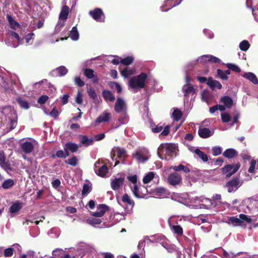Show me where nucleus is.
Masks as SVG:
<instances>
[{"label": "nucleus", "mask_w": 258, "mask_h": 258, "mask_svg": "<svg viewBox=\"0 0 258 258\" xmlns=\"http://www.w3.org/2000/svg\"><path fill=\"white\" fill-rule=\"evenodd\" d=\"M0 166L5 170H11V166L8 161L6 160L4 151H0Z\"/></svg>", "instance_id": "nucleus-23"}, {"label": "nucleus", "mask_w": 258, "mask_h": 258, "mask_svg": "<svg viewBox=\"0 0 258 258\" xmlns=\"http://www.w3.org/2000/svg\"><path fill=\"white\" fill-rule=\"evenodd\" d=\"M113 152L114 154L117 155L119 158H123L126 156V151L124 149L120 148L119 147H115Z\"/></svg>", "instance_id": "nucleus-36"}, {"label": "nucleus", "mask_w": 258, "mask_h": 258, "mask_svg": "<svg viewBox=\"0 0 258 258\" xmlns=\"http://www.w3.org/2000/svg\"><path fill=\"white\" fill-rule=\"evenodd\" d=\"M181 181V175L176 172L171 173L167 178L168 183L173 186L179 184Z\"/></svg>", "instance_id": "nucleus-13"}, {"label": "nucleus", "mask_w": 258, "mask_h": 258, "mask_svg": "<svg viewBox=\"0 0 258 258\" xmlns=\"http://www.w3.org/2000/svg\"><path fill=\"white\" fill-rule=\"evenodd\" d=\"M221 119L223 122H228L230 120L231 117L229 113H222L221 114Z\"/></svg>", "instance_id": "nucleus-59"}, {"label": "nucleus", "mask_w": 258, "mask_h": 258, "mask_svg": "<svg viewBox=\"0 0 258 258\" xmlns=\"http://www.w3.org/2000/svg\"><path fill=\"white\" fill-rule=\"evenodd\" d=\"M21 148L23 151L26 154L31 153L34 149L33 145L30 142H25L22 143Z\"/></svg>", "instance_id": "nucleus-25"}, {"label": "nucleus", "mask_w": 258, "mask_h": 258, "mask_svg": "<svg viewBox=\"0 0 258 258\" xmlns=\"http://www.w3.org/2000/svg\"><path fill=\"white\" fill-rule=\"evenodd\" d=\"M15 184L13 179H8L5 180L2 184V187L4 189H8L13 186Z\"/></svg>", "instance_id": "nucleus-44"}, {"label": "nucleus", "mask_w": 258, "mask_h": 258, "mask_svg": "<svg viewBox=\"0 0 258 258\" xmlns=\"http://www.w3.org/2000/svg\"><path fill=\"white\" fill-rule=\"evenodd\" d=\"M22 207V204L19 202L14 203L10 208V212L15 214L19 212Z\"/></svg>", "instance_id": "nucleus-35"}, {"label": "nucleus", "mask_w": 258, "mask_h": 258, "mask_svg": "<svg viewBox=\"0 0 258 258\" xmlns=\"http://www.w3.org/2000/svg\"><path fill=\"white\" fill-rule=\"evenodd\" d=\"M237 152L234 149L230 148L226 150L223 155L228 159H231L235 157L237 155Z\"/></svg>", "instance_id": "nucleus-31"}, {"label": "nucleus", "mask_w": 258, "mask_h": 258, "mask_svg": "<svg viewBox=\"0 0 258 258\" xmlns=\"http://www.w3.org/2000/svg\"><path fill=\"white\" fill-rule=\"evenodd\" d=\"M56 156L59 158H66L69 156V153L64 150H59L56 153Z\"/></svg>", "instance_id": "nucleus-58"}, {"label": "nucleus", "mask_w": 258, "mask_h": 258, "mask_svg": "<svg viewBox=\"0 0 258 258\" xmlns=\"http://www.w3.org/2000/svg\"><path fill=\"white\" fill-rule=\"evenodd\" d=\"M239 47L241 50L246 51L250 47V44L248 41L243 40L240 43Z\"/></svg>", "instance_id": "nucleus-48"}, {"label": "nucleus", "mask_w": 258, "mask_h": 258, "mask_svg": "<svg viewBox=\"0 0 258 258\" xmlns=\"http://www.w3.org/2000/svg\"><path fill=\"white\" fill-rule=\"evenodd\" d=\"M9 39L6 41V43L8 46L16 48L21 43L20 38L18 33L10 31L8 33Z\"/></svg>", "instance_id": "nucleus-6"}, {"label": "nucleus", "mask_w": 258, "mask_h": 258, "mask_svg": "<svg viewBox=\"0 0 258 258\" xmlns=\"http://www.w3.org/2000/svg\"><path fill=\"white\" fill-rule=\"evenodd\" d=\"M227 67L228 69L236 73H239L241 71V70L238 66L233 63H228L227 64Z\"/></svg>", "instance_id": "nucleus-54"}, {"label": "nucleus", "mask_w": 258, "mask_h": 258, "mask_svg": "<svg viewBox=\"0 0 258 258\" xmlns=\"http://www.w3.org/2000/svg\"><path fill=\"white\" fill-rule=\"evenodd\" d=\"M102 95L105 101L107 102H113L115 100V97L110 91L103 90L102 92Z\"/></svg>", "instance_id": "nucleus-34"}, {"label": "nucleus", "mask_w": 258, "mask_h": 258, "mask_svg": "<svg viewBox=\"0 0 258 258\" xmlns=\"http://www.w3.org/2000/svg\"><path fill=\"white\" fill-rule=\"evenodd\" d=\"M240 164L227 165L222 168V172L226 174V177H230L234 174L239 168Z\"/></svg>", "instance_id": "nucleus-10"}, {"label": "nucleus", "mask_w": 258, "mask_h": 258, "mask_svg": "<svg viewBox=\"0 0 258 258\" xmlns=\"http://www.w3.org/2000/svg\"><path fill=\"white\" fill-rule=\"evenodd\" d=\"M206 56H208V55H204L199 57L196 61H194L193 65H195L197 62L199 63H205L207 60V57H205Z\"/></svg>", "instance_id": "nucleus-61"}, {"label": "nucleus", "mask_w": 258, "mask_h": 258, "mask_svg": "<svg viewBox=\"0 0 258 258\" xmlns=\"http://www.w3.org/2000/svg\"><path fill=\"white\" fill-rule=\"evenodd\" d=\"M194 200L195 203H197L198 201L201 202L202 203H204L207 205H205L207 208H209L213 204V201L210 200L207 198H205L204 197H195L194 199Z\"/></svg>", "instance_id": "nucleus-30"}, {"label": "nucleus", "mask_w": 258, "mask_h": 258, "mask_svg": "<svg viewBox=\"0 0 258 258\" xmlns=\"http://www.w3.org/2000/svg\"><path fill=\"white\" fill-rule=\"evenodd\" d=\"M124 181V176L117 175L114 179L111 180V187L113 190H118L122 186Z\"/></svg>", "instance_id": "nucleus-11"}, {"label": "nucleus", "mask_w": 258, "mask_h": 258, "mask_svg": "<svg viewBox=\"0 0 258 258\" xmlns=\"http://www.w3.org/2000/svg\"><path fill=\"white\" fill-rule=\"evenodd\" d=\"M2 112L4 114L8 115L10 130H14L18 123V116L16 112L10 106L3 107Z\"/></svg>", "instance_id": "nucleus-3"}, {"label": "nucleus", "mask_w": 258, "mask_h": 258, "mask_svg": "<svg viewBox=\"0 0 258 258\" xmlns=\"http://www.w3.org/2000/svg\"><path fill=\"white\" fill-rule=\"evenodd\" d=\"M17 101L22 108L24 109H28L29 108V103L22 98L20 97L18 98Z\"/></svg>", "instance_id": "nucleus-40"}, {"label": "nucleus", "mask_w": 258, "mask_h": 258, "mask_svg": "<svg viewBox=\"0 0 258 258\" xmlns=\"http://www.w3.org/2000/svg\"><path fill=\"white\" fill-rule=\"evenodd\" d=\"M53 72L59 76H63L67 74L68 69L64 66H61L57 68Z\"/></svg>", "instance_id": "nucleus-43"}, {"label": "nucleus", "mask_w": 258, "mask_h": 258, "mask_svg": "<svg viewBox=\"0 0 258 258\" xmlns=\"http://www.w3.org/2000/svg\"><path fill=\"white\" fill-rule=\"evenodd\" d=\"M83 94L81 91H78L75 97V102L78 104H81L83 102Z\"/></svg>", "instance_id": "nucleus-53"}, {"label": "nucleus", "mask_w": 258, "mask_h": 258, "mask_svg": "<svg viewBox=\"0 0 258 258\" xmlns=\"http://www.w3.org/2000/svg\"><path fill=\"white\" fill-rule=\"evenodd\" d=\"M170 168L176 171L182 170L185 173H188L189 171L188 168L181 164H180L178 166H172Z\"/></svg>", "instance_id": "nucleus-45"}, {"label": "nucleus", "mask_w": 258, "mask_h": 258, "mask_svg": "<svg viewBox=\"0 0 258 258\" xmlns=\"http://www.w3.org/2000/svg\"><path fill=\"white\" fill-rule=\"evenodd\" d=\"M14 249L12 247H9L5 249L4 251V256L6 257H11L13 255Z\"/></svg>", "instance_id": "nucleus-57"}, {"label": "nucleus", "mask_w": 258, "mask_h": 258, "mask_svg": "<svg viewBox=\"0 0 258 258\" xmlns=\"http://www.w3.org/2000/svg\"><path fill=\"white\" fill-rule=\"evenodd\" d=\"M185 81L186 84L182 87L184 96H186L190 94L193 95L195 90L194 87L189 84L190 78L187 75L185 77Z\"/></svg>", "instance_id": "nucleus-14"}, {"label": "nucleus", "mask_w": 258, "mask_h": 258, "mask_svg": "<svg viewBox=\"0 0 258 258\" xmlns=\"http://www.w3.org/2000/svg\"><path fill=\"white\" fill-rule=\"evenodd\" d=\"M133 157L139 163H144L149 160L150 155L148 150L145 148L139 149L133 154Z\"/></svg>", "instance_id": "nucleus-5"}, {"label": "nucleus", "mask_w": 258, "mask_h": 258, "mask_svg": "<svg viewBox=\"0 0 258 258\" xmlns=\"http://www.w3.org/2000/svg\"><path fill=\"white\" fill-rule=\"evenodd\" d=\"M110 116L111 114L108 111H105L96 118L93 125L96 126L97 124L107 122L109 120Z\"/></svg>", "instance_id": "nucleus-18"}, {"label": "nucleus", "mask_w": 258, "mask_h": 258, "mask_svg": "<svg viewBox=\"0 0 258 258\" xmlns=\"http://www.w3.org/2000/svg\"><path fill=\"white\" fill-rule=\"evenodd\" d=\"M206 57H207V61H211L215 63H219L221 61L219 58L211 55H208V56H206Z\"/></svg>", "instance_id": "nucleus-60"}, {"label": "nucleus", "mask_w": 258, "mask_h": 258, "mask_svg": "<svg viewBox=\"0 0 258 258\" xmlns=\"http://www.w3.org/2000/svg\"><path fill=\"white\" fill-rule=\"evenodd\" d=\"M240 186V182L237 178L232 179L227 182L226 185L229 192L235 191Z\"/></svg>", "instance_id": "nucleus-15"}, {"label": "nucleus", "mask_w": 258, "mask_h": 258, "mask_svg": "<svg viewBox=\"0 0 258 258\" xmlns=\"http://www.w3.org/2000/svg\"><path fill=\"white\" fill-rule=\"evenodd\" d=\"M189 150L197 155L204 162H207L208 160L207 155L201 151L199 148L191 147L189 148Z\"/></svg>", "instance_id": "nucleus-19"}, {"label": "nucleus", "mask_w": 258, "mask_h": 258, "mask_svg": "<svg viewBox=\"0 0 258 258\" xmlns=\"http://www.w3.org/2000/svg\"><path fill=\"white\" fill-rule=\"evenodd\" d=\"M108 210V207L104 204H99L97 207V211L95 212H91L92 216L95 217H101L103 216Z\"/></svg>", "instance_id": "nucleus-17"}, {"label": "nucleus", "mask_w": 258, "mask_h": 258, "mask_svg": "<svg viewBox=\"0 0 258 258\" xmlns=\"http://www.w3.org/2000/svg\"><path fill=\"white\" fill-rule=\"evenodd\" d=\"M7 18L10 27L14 30L18 29L20 25L15 19L10 15H7Z\"/></svg>", "instance_id": "nucleus-26"}, {"label": "nucleus", "mask_w": 258, "mask_h": 258, "mask_svg": "<svg viewBox=\"0 0 258 258\" xmlns=\"http://www.w3.org/2000/svg\"><path fill=\"white\" fill-rule=\"evenodd\" d=\"M256 162L254 160H252L250 163V167L248 170V172L253 173L254 171Z\"/></svg>", "instance_id": "nucleus-64"}, {"label": "nucleus", "mask_w": 258, "mask_h": 258, "mask_svg": "<svg viewBox=\"0 0 258 258\" xmlns=\"http://www.w3.org/2000/svg\"><path fill=\"white\" fill-rule=\"evenodd\" d=\"M153 194L156 198H164L169 195V192L164 187H158L153 190Z\"/></svg>", "instance_id": "nucleus-16"}, {"label": "nucleus", "mask_w": 258, "mask_h": 258, "mask_svg": "<svg viewBox=\"0 0 258 258\" xmlns=\"http://www.w3.org/2000/svg\"><path fill=\"white\" fill-rule=\"evenodd\" d=\"M155 175V173L153 172H150L146 174L143 178V181L144 183H148L151 180H152Z\"/></svg>", "instance_id": "nucleus-51"}, {"label": "nucleus", "mask_w": 258, "mask_h": 258, "mask_svg": "<svg viewBox=\"0 0 258 258\" xmlns=\"http://www.w3.org/2000/svg\"><path fill=\"white\" fill-rule=\"evenodd\" d=\"M66 163L69 165L75 166L77 164L78 160L76 157L74 156L72 158H70L67 161H66Z\"/></svg>", "instance_id": "nucleus-62"}, {"label": "nucleus", "mask_w": 258, "mask_h": 258, "mask_svg": "<svg viewBox=\"0 0 258 258\" xmlns=\"http://www.w3.org/2000/svg\"><path fill=\"white\" fill-rule=\"evenodd\" d=\"M134 58L133 56H128L123 59L121 58V63L125 66H128L133 63Z\"/></svg>", "instance_id": "nucleus-50"}, {"label": "nucleus", "mask_w": 258, "mask_h": 258, "mask_svg": "<svg viewBox=\"0 0 258 258\" xmlns=\"http://www.w3.org/2000/svg\"><path fill=\"white\" fill-rule=\"evenodd\" d=\"M69 8L66 6H63L59 14V19L65 20L68 18Z\"/></svg>", "instance_id": "nucleus-39"}, {"label": "nucleus", "mask_w": 258, "mask_h": 258, "mask_svg": "<svg viewBox=\"0 0 258 258\" xmlns=\"http://www.w3.org/2000/svg\"><path fill=\"white\" fill-rule=\"evenodd\" d=\"M94 171L99 176L104 177L107 176L108 170L107 167L105 165H101V161L98 160L94 164Z\"/></svg>", "instance_id": "nucleus-7"}, {"label": "nucleus", "mask_w": 258, "mask_h": 258, "mask_svg": "<svg viewBox=\"0 0 258 258\" xmlns=\"http://www.w3.org/2000/svg\"><path fill=\"white\" fill-rule=\"evenodd\" d=\"M244 253L243 252H239L236 254L233 252L228 253L225 250L223 249V255L222 258H235L237 255H239L241 253Z\"/></svg>", "instance_id": "nucleus-47"}, {"label": "nucleus", "mask_w": 258, "mask_h": 258, "mask_svg": "<svg viewBox=\"0 0 258 258\" xmlns=\"http://www.w3.org/2000/svg\"><path fill=\"white\" fill-rule=\"evenodd\" d=\"M122 201L126 203L129 205L133 206L134 204V202L133 200H131L130 197L127 194L124 195L122 197Z\"/></svg>", "instance_id": "nucleus-52"}, {"label": "nucleus", "mask_w": 258, "mask_h": 258, "mask_svg": "<svg viewBox=\"0 0 258 258\" xmlns=\"http://www.w3.org/2000/svg\"><path fill=\"white\" fill-rule=\"evenodd\" d=\"M89 218L87 219V223L92 225H95L100 224L102 222V220L100 218Z\"/></svg>", "instance_id": "nucleus-46"}, {"label": "nucleus", "mask_w": 258, "mask_h": 258, "mask_svg": "<svg viewBox=\"0 0 258 258\" xmlns=\"http://www.w3.org/2000/svg\"><path fill=\"white\" fill-rule=\"evenodd\" d=\"M90 16L95 21L99 22H104L105 20V15L102 9L100 8H95L89 12Z\"/></svg>", "instance_id": "nucleus-9"}, {"label": "nucleus", "mask_w": 258, "mask_h": 258, "mask_svg": "<svg viewBox=\"0 0 258 258\" xmlns=\"http://www.w3.org/2000/svg\"><path fill=\"white\" fill-rule=\"evenodd\" d=\"M182 115V113L180 110L178 109H174L172 113V117L174 120L178 121L180 119Z\"/></svg>", "instance_id": "nucleus-49"}, {"label": "nucleus", "mask_w": 258, "mask_h": 258, "mask_svg": "<svg viewBox=\"0 0 258 258\" xmlns=\"http://www.w3.org/2000/svg\"><path fill=\"white\" fill-rule=\"evenodd\" d=\"M70 37L74 41L78 40L79 38V34L76 26L73 27L70 33Z\"/></svg>", "instance_id": "nucleus-41"}, {"label": "nucleus", "mask_w": 258, "mask_h": 258, "mask_svg": "<svg viewBox=\"0 0 258 258\" xmlns=\"http://www.w3.org/2000/svg\"><path fill=\"white\" fill-rule=\"evenodd\" d=\"M242 77L250 82H251L254 84H258V80L257 79L256 76L254 74L251 72H247L245 73L242 75Z\"/></svg>", "instance_id": "nucleus-27"}, {"label": "nucleus", "mask_w": 258, "mask_h": 258, "mask_svg": "<svg viewBox=\"0 0 258 258\" xmlns=\"http://www.w3.org/2000/svg\"><path fill=\"white\" fill-rule=\"evenodd\" d=\"M220 102L227 108H230L233 104L232 99L227 96L221 97Z\"/></svg>", "instance_id": "nucleus-32"}, {"label": "nucleus", "mask_w": 258, "mask_h": 258, "mask_svg": "<svg viewBox=\"0 0 258 258\" xmlns=\"http://www.w3.org/2000/svg\"><path fill=\"white\" fill-rule=\"evenodd\" d=\"M169 227L172 232L178 236H181L183 234V229L182 227L178 225H171L169 224Z\"/></svg>", "instance_id": "nucleus-29"}, {"label": "nucleus", "mask_w": 258, "mask_h": 258, "mask_svg": "<svg viewBox=\"0 0 258 258\" xmlns=\"http://www.w3.org/2000/svg\"><path fill=\"white\" fill-rule=\"evenodd\" d=\"M207 84L212 90H214L215 89H221L222 87L220 82L218 81L213 80L212 78H209L207 80Z\"/></svg>", "instance_id": "nucleus-24"}, {"label": "nucleus", "mask_w": 258, "mask_h": 258, "mask_svg": "<svg viewBox=\"0 0 258 258\" xmlns=\"http://www.w3.org/2000/svg\"><path fill=\"white\" fill-rule=\"evenodd\" d=\"M114 110L117 113L126 112V104L125 101L120 97L117 98L114 105Z\"/></svg>", "instance_id": "nucleus-12"}, {"label": "nucleus", "mask_w": 258, "mask_h": 258, "mask_svg": "<svg viewBox=\"0 0 258 258\" xmlns=\"http://www.w3.org/2000/svg\"><path fill=\"white\" fill-rule=\"evenodd\" d=\"M84 74L88 79H93V82L94 83H97L98 81L97 77H95L94 74V71L90 69H86L84 71Z\"/></svg>", "instance_id": "nucleus-33"}, {"label": "nucleus", "mask_w": 258, "mask_h": 258, "mask_svg": "<svg viewBox=\"0 0 258 258\" xmlns=\"http://www.w3.org/2000/svg\"><path fill=\"white\" fill-rule=\"evenodd\" d=\"M212 153L214 156H218L221 154L222 148L219 146L214 147L212 149Z\"/></svg>", "instance_id": "nucleus-55"}, {"label": "nucleus", "mask_w": 258, "mask_h": 258, "mask_svg": "<svg viewBox=\"0 0 258 258\" xmlns=\"http://www.w3.org/2000/svg\"><path fill=\"white\" fill-rule=\"evenodd\" d=\"M92 190V184L90 182L85 183L83 186L82 194L83 197L86 196Z\"/></svg>", "instance_id": "nucleus-38"}, {"label": "nucleus", "mask_w": 258, "mask_h": 258, "mask_svg": "<svg viewBox=\"0 0 258 258\" xmlns=\"http://www.w3.org/2000/svg\"><path fill=\"white\" fill-rule=\"evenodd\" d=\"M34 34L33 33H30L27 34L25 36V40L26 44H31L32 40L33 39Z\"/></svg>", "instance_id": "nucleus-56"}, {"label": "nucleus", "mask_w": 258, "mask_h": 258, "mask_svg": "<svg viewBox=\"0 0 258 258\" xmlns=\"http://www.w3.org/2000/svg\"><path fill=\"white\" fill-rule=\"evenodd\" d=\"M128 180L133 183L131 185L132 191L135 197L138 198H143V195L139 192V188L137 185V176L136 175L127 177Z\"/></svg>", "instance_id": "nucleus-8"}, {"label": "nucleus", "mask_w": 258, "mask_h": 258, "mask_svg": "<svg viewBox=\"0 0 258 258\" xmlns=\"http://www.w3.org/2000/svg\"><path fill=\"white\" fill-rule=\"evenodd\" d=\"M198 134L201 138H207L212 136L213 133L209 128L200 127Z\"/></svg>", "instance_id": "nucleus-28"}, {"label": "nucleus", "mask_w": 258, "mask_h": 258, "mask_svg": "<svg viewBox=\"0 0 258 258\" xmlns=\"http://www.w3.org/2000/svg\"><path fill=\"white\" fill-rule=\"evenodd\" d=\"M230 71L227 70L225 71H222L220 69L217 70V75L219 78L222 80H226L228 79V76L230 75Z\"/></svg>", "instance_id": "nucleus-37"}, {"label": "nucleus", "mask_w": 258, "mask_h": 258, "mask_svg": "<svg viewBox=\"0 0 258 258\" xmlns=\"http://www.w3.org/2000/svg\"><path fill=\"white\" fill-rule=\"evenodd\" d=\"M224 222L233 226H242L252 222V219L248 216L241 214L238 217H227L224 219Z\"/></svg>", "instance_id": "nucleus-2"}, {"label": "nucleus", "mask_w": 258, "mask_h": 258, "mask_svg": "<svg viewBox=\"0 0 258 258\" xmlns=\"http://www.w3.org/2000/svg\"><path fill=\"white\" fill-rule=\"evenodd\" d=\"M80 146H79L77 144L68 142L65 144L64 146V150L68 153H69V151L74 153L78 151Z\"/></svg>", "instance_id": "nucleus-22"}, {"label": "nucleus", "mask_w": 258, "mask_h": 258, "mask_svg": "<svg viewBox=\"0 0 258 258\" xmlns=\"http://www.w3.org/2000/svg\"><path fill=\"white\" fill-rule=\"evenodd\" d=\"M147 75L141 73L139 76L132 78L129 81V86L134 90L144 87Z\"/></svg>", "instance_id": "nucleus-4"}, {"label": "nucleus", "mask_w": 258, "mask_h": 258, "mask_svg": "<svg viewBox=\"0 0 258 258\" xmlns=\"http://www.w3.org/2000/svg\"><path fill=\"white\" fill-rule=\"evenodd\" d=\"M176 146L172 144H162L158 148V155L161 159L169 160L174 156L176 152Z\"/></svg>", "instance_id": "nucleus-1"}, {"label": "nucleus", "mask_w": 258, "mask_h": 258, "mask_svg": "<svg viewBox=\"0 0 258 258\" xmlns=\"http://www.w3.org/2000/svg\"><path fill=\"white\" fill-rule=\"evenodd\" d=\"M246 7L248 8H251L252 10V13L253 14V16L254 18V19L255 21L258 22V9H253L252 7L250 6H249L248 5V2L247 1L246 3Z\"/></svg>", "instance_id": "nucleus-63"}, {"label": "nucleus", "mask_w": 258, "mask_h": 258, "mask_svg": "<svg viewBox=\"0 0 258 258\" xmlns=\"http://www.w3.org/2000/svg\"><path fill=\"white\" fill-rule=\"evenodd\" d=\"M87 91L89 97L94 100L95 103L99 104L102 102L101 99L98 97L94 89L91 87L87 88Z\"/></svg>", "instance_id": "nucleus-21"}, {"label": "nucleus", "mask_w": 258, "mask_h": 258, "mask_svg": "<svg viewBox=\"0 0 258 258\" xmlns=\"http://www.w3.org/2000/svg\"><path fill=\"white\" fill-rule=\"evenodd\" d=\"M81 143L86 146L92 144L93 140L92 138H88L86 136H81Z\"/></svg>", "instance_id": "nucleus-42"}, {"label": "nucleus", "mask_w": 258, "mask_h": 258, "mask_svg": "<svg viewBox=\"0 0 258 258\" xmlns=\"http://www.w3.org/2000/svg\"><path fill=\"white\" fill-rule=\"evenodd\" d=\"M120 72L122 77L124 78H127L135 74L136 73V70L134 67H125L123 69L121 70Z\"/></svg>", "instance_id": "nucleus-20"}]
</instances>
